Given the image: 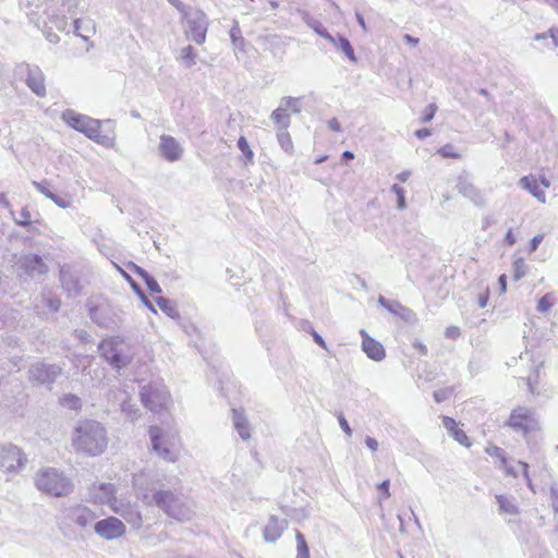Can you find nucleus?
<instances>
[{
  "label": "nucleus",
  "instance_id": "f257e3e1",
  "mask_svg": "<svg viewBox=\"0 0 558 558\" xmlns=\"http://www.w3.org/2000/svg\"><path fill=\"white\" fill-rule=\"evenodd\" d=\"M89 501L94 505L107 506L120 515L134 530L143 526V514L136 501L119 494V488L111 483H94L88 489Z\"/></svg>",
  "mask_w": 558,
  "mask_h": 558
},
{
  "label": "nucleus",
  "instance_id": "f03ea898",
  "mask_svg": "<svg viewBox=\"0 0 558 558\" xmlns=\"http://www.w3.org/2000/svg\"><path fill=\"white\" fill-rule=\"evenodd\" d=\"M71 444L76 452L100 456L108 446L107 430L99 422L81 421L72 432Z\"/></svg>",
  "mask_w": 558,
  "mask_h": 558
},
{
  "label": "nucleus",
  "instance_id": "7ed1b4c3",
  "mask_svg": "<svg viewBox=\"0 0 558 558\" xmlns=\"http://www.w3.org/2000/svg\"><path fill=\"white\" fill-rule=\"evenodd\" d=\"M61 119L66 125L85 134L89 140L101 146L111 148L116 144L113 126L109 131L101 132L102 124H112L110 120L102 122L71 109L63 111Z\"/></svg>",
  "mask_w": 558,
  "mask_h": 558
},
{
  "label": "nucleus",
  "instance_id": "20e7f679",
  "mask_svg": "<svg viewBox=\"0 0 558 558\" xmlns=\"http://www.w3.org/2000/svg\"><path fill=\"white\" fill-rule=\"evenodd\" d=\"M153 502L169 518L187 522L196 514V505L187 496L170 489H159L151 496Z\"/></svg>",
  "mask_w": 558,
  "mask_h": 558
},
{
  "label": "nucleus",
  "instance_id": "39448f33",
  "mask_svg": "<svg viewBox=\"0 0 558 558\" xmlns=\"http://www.w3.org/2000/svg\"><path fill=\"white\" fill-rule=\"evenodd\" d=\"M34 483L38 490L53 497L66 496L73 490L70 478L62 471L51 466L39 469Z\"/></svg>",
  "mask_w": 558,
  "mask_h": 558
},
{
  "label": "nucleus",
  "instance_id": "423d86ee",
  "mask_svg": "<svg viewBox=\"0 0 558 558\" xmlns=\"http://www.w3.org/2000/svg\"><path fill=\"white\" fill-rule=\"evenodd\" d=\"M150 448L161 459L174 462L180 456V438L177 432L159 426H150L148 429Z\"/></svg>",
  "mask_w": 558,
  "mask_h": 558
},
{
  "label": "nucleus",
  "instance_id": "0eeeda50",
  "mask_svg": "<svg viewBox=\"0 0 558 558\" xmlns=\"http://www.w3.org/2000/svg\"><path fill=\"white\" fill-rule=\"evenodd\" d=\"M184 22V33L186 38L197 45L206 40L209 21L206 13L199 9H191L182 16Z\"/></svg>",
  "mask_w": 558,
  "mask_h": 558
},
{
  "label": "nucleus",
  "instance_id": "6e6552de",
  "mask_svg": "<svg viewBox=\"0 0 558 558\" xmlns=\"http://www.w3.org/2000/svg\"><path fill=\"white\" fill-rule=\"evenodd\" d=\"M141 400L153 412L168 410L171 403L167 388L159 380L151 381L141 388Z\"/></svg>",
  "mask_w": 558,
  "mask_h": 558
},
{
  "label": "nucleus",
  "instance_id": "1a4fd4ad",
  "mask_svg": "<svg viewBox=\"0 0 558 558\" xmlns=\"http://www.w3.org/2000/svg\"><path fill=\"white\" fill-rule=\"evenodd\" d=\"M27 459L21 448L13 444H0V471L16 474L24 468Z\"/></svg>",
  "mask_w": 558,
  "mask_h": 558
},
{
  "label": "nucleus",
  "instance_id": "9d476101",
  "mask_svg": "<svg viewBox=\"0 0 558 558\" xmlns=\"http://www.w3.org/2000/svg\"><path fill=\"white\" fill-rule=\"evenodd\" d=\"M15 75L24 80L35 95L38 97L46 96L45 75L38 66L28 63L17 64Z\"/></svg>",
  "mask_w": 558,
  "mask_h": 558
},
{
  "label": "nucleus",
  "instance_id": "9b49d317",
  "mask_svg": "<svg viewBox=\"0 0 558 558\" xmlns=\"http://www.w3.org/2000/svg\"><path fill=\"white\" fill-rule=\"evenodd\" d=\"M94 532L104 541H117L125 536L126 524L118 517L110 515L96 521Z\"/></svg>",
  "mask_w": 558,
  "mask_h": 558
},
{
  "label": "nucleus",
  "instance_id": "f8f14e48",
  "mask_svg": "<svg viewBox=\"0 0 558 558\" xmlns=\"http://www.w3.org/2000/svg\"><path fill=\"white\" fill-rule=\"evenodd\" d=\"M508 425L514 430L527 434L538 428V417L534 410L518 407L511 412Z\"/></svg>",
  "mask_w": 558,
  "mask_h": 558
},
{
  "label": "nucleus",
  "instance_id": "ddd939ff",
  "mask_svg": "<svg viewBox=\"0 0 558 558\" xmlns=\"http://www.w3.org/2000/svg\"><path fill=\"white\" fill-rule=\"evenodd\" d=\"M62 368L56 364L36 362L28 368V380L36 386L52 385L61 375Z\"/></svg>",
  "mask_w": 558,
  "mask_h": 558
},
{
  "label": "nucleus",
  "instance_id": "4468645a",
  "mask_svg": "<svg viewBox=\"0 0 558 558\" xmlns=\"http://www.w3.org/2000/svg\"><path fill=\"white\" fill-rule=\"evenodd\" d=\"M101 355L116 368H121L130 361L125 345L118 339H105L99 344Z\"/></svg>",
  "mask_w": 558,
  "mask_h": 558
},
{
  "label": "nucleus",
  "instance_id": "2eb2a0df",
  "mask_svg": "<svg viewBox=\"0 0 558 558\" xmlns=\"http://www.w3.org/2000/svg\"><path fill=\"white\" fill-rule=\"evenodd\" d=\"M63 517L81 529H86L97 519L96 512L84 505H74L65 508Z\"/></svg>",
  "mask_w": 558,
  "mask_h": 558
},
{
  "label": "nucleus",
  "instance_id": "dca6fc26",
  "mask_svg": "<svg viewBox=\"0 0 558 558\" xmlns=\"http://www.w3.org/2000/svg\"><path fill=\"white\" fill-rule=\"evenodd\" d=\"M159 156L168 162H177L182 159L184 148L182 144L171 135L162 134L158 144Z\"/></svg>",
  "mask_w": 558,
  "mask_h": 558
},
{
  "label": "nucleus",
  "instance_id": "f3484780",
  "mask_svg": "<svg viewBox=\"0 0 558 558\" xmlns=\"http://www.w3.org/2000/svg\"><path fill=\"white\" fill-rule=\"evenodd\" d=\"M457 190L461 195L470 199L475 206H485L486 201L483 192L469 180L466 174L459 175Z\"/></svg>",
  "mask_w": 558,
  "mask_h": 558
},
{
  "label": "nucleus",
  "instance_id": "a211bd4d",
  "mask_svg": "<svg viewBox=\"0 0 558 558\" xmlns=\"http://www.w3.org/2000/svg\"><path fill=\"white\" fill-rule=\"evenodd\" d=\"M378 303L392 315L401 318L405 323L414 324L417 322L416 314L411 308L402 305L396 300H388L384 296H379Z\"/></svg>",
  "mask_w": 558,
  "mask_h": 558
},
{
  "label": "nucleus",
  "instance_id": "6ab92c4d",
  "mask_svg": "<svg viewBox=\"0 0 558 558\" xmlns=\"http://www.w3.org/2000/svg\"><path fill=\"white\" fill-rule=\"evenodd\" d=\"M362 337V350L373 361L380 362L386 357V351L384 345L372 338L365 330H361Z\"/></svg>",
  "mask_w": 558,
  "mask_h": 558
},
{
  "label": "nucleus",
  "instance_id": "aec40b11",
  "mask_svg": "<svg viewBox=\"0 0 558 558\" xmlns=\"http://www.w3.org/2000/svg\"><path fill=\"white\" fill-rule=\"evenodd\" d=\"M287 527L288 521L286 519H279L278 517L271 514L263 530L264 541L267 543L277 542Z\"/></svg>",
  "mask_w": 558,
  "mask_h": 558
},
{
  "label": "nucleus",
  "instance_id": "412c9836",
  "mask_svg": "<svg viewBox=\"0 0 558 558\" xmlns=\"http://www.w3.org/2000/svg\"><path fill=\"white\" fill-rule=\"evenodd\" d=\"M132 484L138 498H141L144 504L150 505L153 500L149 499L147 492L153 484L151 473L145 470L135 473L133 475Z\"/></svg>",
  "mask_w": 558,
  "mask_h": 558
},
{
  "label": "nucleus",
  "instance_id": "4be33fe9",
  "mask_svg": "<svg viewBox=\"0 0 558 558\" xmlns=\"http://www.w3.org/2000/svg\"><path fill=\"white\" fill-rule=\"evenodd\" d=\"M20 268L31 277L45 275L48 271V266L43 258L36 254L24 255L20 259Z\"/></svg>",
  "mask_w": 558,
  "mask_h": 558
},
{
  "label": "nucleus",
  "instance_id": "5701e85b",
  "mask_svg": "<svg viewBox=\"0 0 558 558\" xmlns=\"http://www.w3.org/2000/svg\"><path fill=\"white\" fill-rule=\"evenodd\" d=\"M519 185L530 192L539 203H546V193L541 189L534 175H524L519 180Z\"/></svg>",
  "mask_w": 558,
  "mask_h": 558
},
{
  "label": "nucleus",
  "instance_id": "b1692460",
  "mask_svg": "<svg viewBox=\"0 0 558 558\" xmlns=\"http://www.w3.org/2000/svg\"><path fill=\"white\" fill-rule=\"evenodd\" d=\"M308 25L317 33L319 36L327 39L330 44H332L337 49H341L342 52L349 57V41L344 37H339L340 47L338 46V43L333 36H331L320 23L316 21H312L308 23Z\"/></svg>",
  "mask_w": 558,
  "mask_h": 558
},
{
  "label": "nucleus",
  "instance_id": "393cba45",
  "mask_svg": "<svg viewBox=\"0 0 558 558\" xmlns=\"http://www.w3.org/2000/svg\"><path fill=\"white\" fill-rule=\"evenodd\" d=\"M74 32L76 36L88 40L96 33V23L89 17L76 19L74 21Z\"/></svg>",
  "mask_w": 558,
  "mask_h": 558
},
{
  "label": "nucleus",
  "instance_id": "a878e982",
  "mask_svg": "<svg viewBox=\"0 0 558 558\" xmlns=\"http://www.w3.org/2000/svg\"><path fill=\"white\" fill-rule=\"evenodd\" d=\"M232 413H233L232 421H233V426H234L235 430L238 432L239 436L243 440H248L251 438V433H250L251 428H250L246 417L243 415V412L240 410L234 409L232 411Z\"/></svg>",
  "mask_w": 558,
  "mask_h": 558
},
{
  "label": "nucleus",
  "instance_id": "bb28decb",
  "mask_svg": "<svg viewBox=\"0 0 558 558\" xmlns=\"http://www.w3.org/2000/svg\"><path fill=\"white\" fill-rule=\"evenodd\" d=\"M496 500L499 506V512L517 515L519 514V507L515 504V499L513 497H507L505 495H496Z\"/></svg>",
  "mask_w": 558,
  "mask_h": 558
},
{
  "label": "nucleus",
  "instance_id": "cd10ccee",
  "mask_svg": "<svg viewBox=\"0 0 558 558\" xmlns=\"http://www.w3.org/2000/svg\"><path fill=\"white\" fill-rule=\"evenodd\" d=\"M128 267L130 269H133L137 275H140L144 279V281L146 282L147 288L149 289L150 292H153V293H160L161 292V288L158 284V282L146 270H144L143 268L138 267L134 263H130L128 265Z\"/></svg>",
  "mask_w": 558,
  "mask_h": 558
},
{
  "label": "nucleus",
  "instance_id": "c85d7f7f",
  "mask_svg": "<svg viewBox=\"0 0 558 558\" xmlns=\"http://www.w3.org/2000/svg\"><path fill=\"white\" fill-rule=\"evenodd\" d=\"M270 118L279 130H286L290 125V113L280 105L272 111Z\"/></svg>",
  "mask_w": 558,
  "mask_h": 558
},
{
  "label": "nucleus",
  "instance_id": "c756f323",
  "mask_svg": "<svg viewBox=\"0 0 558 558\" xmlns=\"http://www.w3.org/2000/svg\"><path fill=\"white\" fill-rule=\"evenodd\" d=\"M178 59L185 68L189 69L196 64L197 54L194 48L191 45H189L180 50Z\"/></svg>",
  "mask_w": 558,
  "mask_h": 558
},
{
  "label": "nucleus",
  "instance_id": "7c9ffc66",
  "mask_svg": "<svg viewBox=\"0 0 558 558\" xmlns=\"http://www.w3.org/2000/svg\"><path fill=\"white\" fill-rule=\"evenodd\" d=\"M61 282L70 294H76L80 290L78 281L68 271L61 270Z\"/></svg>",
  "mask_w": 558,
  "mask_h": 558
},
{
  "label": "nucleus",
  "instance_id": "2f4dec72",
  "mask_svg": "<svg viewBox=\"0 0 558 558\" xmlns=\"http://www.w3.org/2000/svg\"><path fill=\"white\" fill-rule=\"evenodd\" d=\"M156 303L159 308L171 318H178L179 312L175 305L168 299L159 296L156 299Z\"/></svg>",
  "mask_w": 558,
  "mask_h": 558
},
{
  "label": "nucleus",
  "instance_id": "473e14b6",
  "mask_svg": "<svg viewBox=\"0 0 558 558\" xmlns=\"http://www.w3.org/2000/svg\"><path fill=\"white\" fill-rule=\"evenodd\" d=\"M512 270H513V279L515 281H519L522 278H524L529 272V266L526 265L524 258H522V257L515 258L512 264Z\"/></svg>",
  "mask_w": 558,
  "mask_h": 558
},
{
  "label": "nucleus",
  "instance_id": "72a5a7b5",
  "mask_svg": "<svg viewBox=\"0 0 558 558\" xmlns=\"http://www.w3.org/2000/svg\"><path fill=\"white\" fill-rule=\"evenodd\" d=\"M486 452L492 457H496V458L500 459L501 464L508 475L517 476V473L514 472L513 468L507 465V460L504 456L502 449H500L499 447L493 446V447L487 448Z\"/></svg>",
  "mask_w": 558,
  "mask_h": 558
},
{
  "label": "nucleus",
  "instance_id": "f704fd0d",
  "mask_svg": "<svg viewBox=\"0 0 558 558\" xmlns=\"http://www.w3.org/2000/svg\"><path fill=\"white\" fill-rule=\"evenodd\" d=\"M296 541V558H310V549L307 543L305 541L304 535L296 531L295 533Z\"/></svg>",
  "mask_w": 558,
  "mask_h": 558
},
{
  "label": "nucleus",
  "instance_id": "c9c22d12",
  "mask_svg": "<svg viewBox=\"0 0 558 558\" xmlns=\"http://www.w3.org/2000/svg\"><path fill=\"white\" fill-rule=\"evenodd\" d=\"M60 403L62 407L74 411H78L82 408L81 399L72 393L64 395L60 399Z\"/></svg>",
  "mask_w": 558,
  "mask_h": 558
},
{
  "label": "nucleus",
  "instance_id": "e433bc0d",
  "mask_svg": "<svg viewBox=\"0 0 558 558\" xmlns=\"http://www.w3.org/2000/svg\"><path fill=\"white\" fill-rule=\"evenodd\" d=\"M280 106L286 110L293 113H299L301 111L300 108V99L294 97H283L280 100Z\"/></svg>",
  "mask_w": 558,
  "mask_h": 558
},
{
  "label": "nucleus",
  "instance_id": "4c0bfd02",
  "mask_svg": "<svg viewBox=\"0 0 558 558\" xmlns=\"http://www.w3.org/2000/svg\"><path fill=\"white\" fill-rule=\"evenodd\" d=\"M122 412L131 422H135L140 417V409L129 401L122 404Z\"/></svg>",
  "mask_w": 558,
  "mask_h": 558
},
{
  "label": "nucleus",
  "instance_id": "58836bf2",
  "mask_svg": "<svg viewBox=\"0 0 558 558\" xmlns=\"http://www.w3.org/2000/svg\"><path fill=\"white\" fill-rule=\"evenodd\" d=\"M554 306V298L551 293H546L543 298L539 299L537 304V311L542 313H547Z\"/></svg>",
  "mask_w": 558,
  "mask_h": 558
},
{
  "label": "nucleus",
  "instance_id": "ea45409f",
  "mask_svg": "<svg viewBox=\"0 0 558 558\" xmlns=\"http://www.w3.org/2000/svg\"><path fill=\"white\" fill-rule=\"evenodd\" d=\"M391 191L397 195V198H398V204H397V207L398 209H404L407 207V203H405V191L398 184H393L391 186Z\"/></svg>",
  "mask_w": 558,
  "mask_h": 558
},
{
  "label": "nucleus",
  "instance_id": "a19ab883",
  "mask_svg": "<svg viewBox=\"0 0 558 558\" xmlns=\"http://www.w3.org/2000/svg\"><path fill=\"white\" fill-rule=\"evenodd\" d=\"M277 137H278V142H279L280 146L282 147V149H284L287 153H291L292 148H293V144H292L289 133L279 132Z\"/></svg>",
  "mask_w": 558,
  "mask_h": 558
},
{
  "label": "nucleus",
  "instance_id": "79ce46f5",
  "mask_svg": "<svg viewBox=\"0 0 558 558\" xmlns=\"http://www.w3.org/2000/svg\"><path fill=\"white\" fill-rule=\"evenodd\" d=\"M437 153L441 155L444 158H452V159H459L461 155L454 150V147L450 144H447L442 147H440Z\"/></svg>",
  "mask_w": 558,
  "mask_h": 558
},
{
  "label": "nucleus",
  "instance_id": "37998d69",
  "mask_svg": "<svg viewBox=\"0 0 558 558\" xmlns=\"http://www.w3.org/2000/svg\"><path fill=\"white\" fill-rule=\"evenodd\" d=\"M48 198L51 199L60 208H69L71 206V199L68 196H59L53 194L48 195Z\"/></svg>",
  "mask_w": 558,
  "mask_h": 558
},
{
  "label": "nucleus",
  "instance_id": "c03bdc74",
  "mask_svg": "<svg viewBox=\"0 0 558 558\" xmlns=\"http://www.w3.org/2000/svg\"><path fill=\"white\" fill-rule=\"evenodd\" d=\"M15 222L20 226H29L32 223L31 214L26 208H23L19 217L14 218Z\"/></svg>",
  "mask_w": 558,
  "mask_h": 558
},
{
  "label": "nucleus",
  "instance_id": "a18cd8bd",
  "mask_svg": "<svg viewBox=\"0 0 558 558\" xmlns=\"http://www.w3.org/2000/svg\"><path fill=\"white\" fill-rule=\"evenodd\" d=\"M238 147L248 159L253 158V151L251 150L248 142L245 140V137L242 136L239 138Z\"/></svg>",
  "mask_w": 558,
  "mask_h": 558
},
{
  "label": "nucleus",
  "instance_id": "49530a36",
  "mask_svg": "<svg viewBox=\"0 0 558 558\" xmlns=\"http://www.w3.org/2000/svg\"><path fill=\"white\" fill-rule=\"evenodd\" d=\"M550 499L551 507L555 513H558V485L557 483H553L550 485Z\"/></svg>",
  "mask_w": 558,
  "mask_h": 558
},
{
  "label": "nucleus",
  "instance_id": "de8ad7c7",
  "mask_svg": "<svg viewBox=\"0 0 558 558\" xmlns=\"http://www.w3.org/2000/svg\"><path fill=\"white\" fill-rule=\"evenodd\" d=\"M389 487H390V482L388 480L384 481L383 483H380L378 485V490L380 493L379 500L388 499L390 497Z\"/></svg>",
  "mask_w": 558,
  "mask_h": 558
},
{
  "label": "nucleus",
  "instance_id": "09e8293b",
  "mask_svg": "<svg viewBox=\"0 0 558 558\" xmlns=\"http://www.w3.org/2000/svg\"><path fill=\"white\" fill-rule=\"evenodd\" d=\"M436 111H437V106L435 104H430L427 107L426 112L422 117V122L427 123V122L432 121Z\"/></svg>",
  "mask_w": 558,
  "mask_h": 558
},
{
  "label": "nucleus",
  "instance_id": "8fccbe9b",
  "mask_svg": "<svg viewBox=\"0 0 558 558\" xmlns=\"http://www.w3.org/2000/svg\"><path fill=\"white\" fill-rule=\"evenodd\" d=\"M519 464L522 466L523 469V476L524 478L526 480V484H527V487L533 492L535 493V488H534V485L532 483V480L530 477V474H529V464L525 463V462H519Z\"/></svg>",
  "mask_w": 558,
  "mask_h": 558
},
{
  "label": "nucleus",
  "instance_id": "3c124183",
  "mask_svg": "<svg viewBox=\"0 0 558 558\" xmlns=\"http://www.w3.org/2000/svg\"><path fill=\"white\" fill-rule=\"evenodd\" d=\"M445 336L449 339H457L460 337V328L457 326H449L445 330Z\"/></svg>",
  "mask_w": 558,
  "mask_h": 558
},
{
  "label": "nucleus",
  "instance_id": "603ef678",
  "mask_svg": "<svg viewBox=\"0 0 558 558\" xmlns=\"http://www.w3.org/2000/svg\"><path fill=\"white\" fill-rule=\"evenodd\" d=\"M544 240V234H537L535 235L531 242H530V247H529V252L530 253H533L537 250L538 245L543 242Z\"/></svg>",
  "mask_w": 558,
  "mask_h": 558
},
{
  "label": "nucleus",
  "instance_id": "864d4df0",
  "mask_svg": "<svg viewBox=\"0 0 558 558\" xmlns=\"http://www.w3.org/2000/svg\"><path fill=\"white\" fill-rule=\"evenodd\" d=\"M51 23L58 31H64L66 27L65 17L56 16L52 19Z\"/></svg>",
  "mask_w": 558,
  "mask_h": 558
},
{
  "label": "nucleus",
  "instance_id": "5fc2aeb1",
  "mask_svg": "<svg viewBox=\"0 0 558 558\" xmlns=\"http://www.w3.org/2000/svg\"><path fill=\"white\" fill-rule=\"evenodd\" d=\"M442 423H444L445 428L449 433L456 430L457 422L453 418H451L449 416H444L442 417Z\"/></svg>",
  "mask_w": 558,
  "mask_h": 558
},
{
  "label": "nucleus",
  "instance_id": "6e6d98bb",
  "mask_svg": "<svg viewBox=\"0 0 558 558\" xmlns=\"http://www.w3.org/2000/svg\"><path fill=\"white\" fill-rule=\"evenodd\" d=\"M453 438L463 446L469 447L471 445L469 442V437L463 430L457 432V435Z\"/></svg>",
  "mask_w": 558,
  "mask_h": 558
},
{
  "label": "nucleus",
  "instance_id": "4d7b16f0",
  "mask_svg": "<svg viewBox=\"0 0 558 558\" xmlns=\"http://www.w3.org/2000/svg\"><path fill=\"white\" fill-rule=\"evenodd\" d=\"M169 2L171 4H173L179 10V12L182 14V16L185 14V12H187L189 10L192 9V8H189L185 4H183L180 0H169Z\"/></svg>",
  "mask_w": 558,
  "mask_h": 558
},
{
  "label": "nucleus",
  "instance_id": "13d9d810",
  "mask_svg": "<svg viewBox=\"0 0 558 558\" xmlns=\"http://www.w3.org/2000/svg\"><path fill=\"white\" fill-rule=\"evenodd\" d=\"M448 397H449L448 390H437L434 392V398H435L436 402H438V403L445 401Z\"/></svg>",
  "mask_w": 558,
  "mask_h": 558
},
{
  "label": "nucleus",
  "instance_id": "bf43d9fd",
  "mask_svg": "<svg viewBox=\"0 0 558 558\" xmlns=\"http://www.w3.org/2000/svg\"><path fill=\"white\" fill-rule=\"evenodd\" d=\"M33 184L47 198H48V195H53V193L44 183L33 182Z\"/></svg>",
  "mask_w": 558,
  "mask_h": 558
},
{
  "label": "nucleus",
  "instance_id": "052dcab7",
  "mask_svg": "<svg viewBox=\"0 0 558 558\" xmlns=\"http://www.w3.org/2000/svg\"><path fill=\"white\" fill-rule=\"evenodd\" d=\"M365 444L372 451H376L378 449V441L375 438L367 437Z\"/></svg>",
  "mask_w": 558,
  "mask_h": 558
},
{
  "label": "nucleus",
  "instance_id": "680f3d73",
  "mask_svg": "<svg viewBox=\"0 0 558 558\" xmlns=\"http://www.w3.org/2000/svg\"><path fill=\"white\" fill-rule=\"evenodd\" d=\"M549 34L551 37V47L556 48L558 46V28L549 29Z\"/></svg>",
  "mask_w": 558,
  "mask_h": 558
},
{
  "label": "nucleus",
  "instance_id": "e2e57ef3",
  "mask_svg": "<svg viewBox=\"0 0 558 558\" xmlns=\"http://www.w3.org/2000/svg\"><path fill=\"white\" fill-rule=\"evenodd\" d=\"M312 336H313V339L314 341L322 348L326 349V342L324 341V339L315 331V330H312Z\"/></svg>",
  "mask_w": 558,
  "mask_h": 558
},
{
  "label": "nucleus",
  "instance_id": "0e129e2a",
  "mask_svg": "<svg viewBox=\"0 0 558 558\" xmlns=\"http://www.w3.org/2000/svg\"><path fill=\"white\" fill-rule=\"evenodd\" d=\"M411 177V171L410 170H404L400 173L397 174V180H399L400 182H407L409 180V178Z\"/></svg>",
  "mask_w": 558,
  "mask_h": 558
},
{
  "label": "nucleus",
  "instance_id": "69168bd1",
  "mask_svg": "<svg viewBox=\"0 0 558 558\" xmlns=\"http://www.w3.org/2000/svg\"><path fill=\"white\" fill-rule=\"evenodd\" d=\"M338 418H339V424H340L341 428L343 429V432L349 434V423L347 422L344 415L340 414Z\"/></svg>",
  "mask_w": 558,
  "mask_h": 558
},
{
  "label": "nucleus",
  "instance_id": "338daca9",
  "mask_svg": "<svg viewBox=\"0 0 558 558\" xmlns=\"http://www.w3.org/2000/svg\"><path fill=\"white\" fill-rule=\"evenodd\" d=\"M507 278H506V275H501L499 278H498V283H499V288H500V293H505L507 291Z\"/></svg>",
  "mask_w": 558,
  "mask_h": 558
},
{
  "label": "nucleus",
  "instance_id": "774afa93",
  "mask_svg": "<svg viewBox=\"0 0 558 558\" xmlns=\"http://www.w3.org/2000/svg\"><path fill=\"white\" fill-rule=\"evenodd\" d=\"M432 134L429 129H420L415 132L416 137L424 138Z\"/></svg>",
  "mask_w": 558,
  "mask_h": 558
}]
</instances>
